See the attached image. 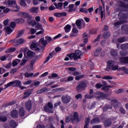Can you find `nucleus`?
I'll return each instance as SVG.
<instances>
[{
	"instance_id": "1",
	"label": "nucleus",
	"mask_w": 128,
	"mask_h": 128,
	"mask_svg": "<svg viewBox=\"0 0 128 128\" xmlns=\"http://www.w3.org/2000/svg\"><path fill=\"white\" fill-rule=\"evenodd\" d=\"M80 122L78 119V112H73L70 115L66 117V122Z\"/></svg>"
},
{
	"instance_id": "2",
	"label": "nucleus",
	"mask_w": 128,
	"mask_h": 128,
	"mask_svg": "<svg viewBox=\"0 0 128 128\" xmlns=\"http://www.w3.org/2000/svg\"><path fill=\"white\" fill-rule=\"evenodd\" d=\"M82 55V52L80 50H76L75 53H72L68 54V56L71 58V60H76L80 58V56Z\"/></svg>"
},
{
	"instance_id": "3",
	"label": "nucleus",
	"mask_w": 128,
	"mask_h": 128,
	"mask_svg": "<svg viewBox=\"0 0 128 128\" xmlns=\"http://www.w3.org/2000/svg\"><path fill=\"white\" fill-rule=\"evenodd\" d=\"M30 50H38L40 52H44V47H40V45L38 44V42L36 41H33L30 46Z\"/></svg>"
},
{
	"instance_id": "4",
	"label": "nucleus",
	"mask_w": 128,
	"mask_h": 128,
	"mask_svg": "<svg viewBox=\"0 0 128 128\" xmlns=\"http://www.w3.org/2000/svg\"><path fill=\"white\" fill-rule=\"evenodd\" d=\"M116 62L113 60H108L107 62V65L108 68V72L110 70H120V68H118V66H114Z\"/></svg>"
},
{
	"instance_id": "5",
	"label": "nucleus",
	"mask_w": 128,
	"mask_h": 128,
	"mask_svg": "<svg viewBox=\"0 0 128 128\" xmlns=\"http://www.w3.org/2000/svg\"><path fill=\"white\" fill-rule=\"evenodd\" d=\"M28 23L32 26L35 27L37 30H42V28H42V24H40L39 22H37L34 20H30V19H28L27 20Z\"/></svg>"
},
{
	"instance_id": "6",
	"label": "nucleus",
	"mask_w": 128,
	"mask_h": 128,
	"mask_svg": "<svg viewBox=\"0 0 128 128\" xmlns=\"http://www.w3.org/2000/svg\"><path fill=\"white\" fill-rule=\"evenodd\" d=\"M22 84V82L18 80H15L14 81L10 82L8 84L4 85V88H10V86H18L20 88V86Z\"/></svg>"
},
{
	"instance_id": "7",
	"label": "nucleus",
	"mask_w": 128,
	"mask_h": 128,
	"mask_svg": "<svg viewBox=\"0 0 128 128\" xmlns=\"http://www.w3.org/2000/svg\"><path fill=\"white\" fill-rule=\"evenodd\" d=\"M8 4L10 8H16L14 10V12H20V8L18 6V4H16V2L15 0H8Z\"/></svg>"
},
{
	"instance_id": "8",
	"label": "nucleus",
	"mask_w": 128,
	"mask_h": 128,
	"mask_svg": "<svg viewBox=\"0 0 128 128\" xmlns=\"http://www.w3.org/2000/svg\"><path fill=\"white\" fill-rule=\"evenodd\" d=\"M10 26H6L4 28L5 30H6V32L8 34H10L14 32V30L12 28H16V23L14 22H12Z\"/></svg>"
},
{
	"instance_id": "9",
	"label": "nucleus",
	"mask_w": 128,
	"mask_h": 128,
	"mask_svg": "<svg viewBox=\"0 0 128 128\" xmlns=\"http://www.w3.org/2000/svg\"><path fill=\"white\" fill-rule=\"evenodd\" d=\"M52 104L48 102V104L44 107V112H46L53 114L54 110H52Z\"/></svg>"
},
{
	"instance_id": "10",
	"label": "nucleus",
	"mask_w": 128,
	"mask_h": 128,
	"mask_svg": "<svg viewBox=\"0 0 128 128\" xmlns=\"http://www.w3.org/2000/svg\"><path fill=\"white\" fill-rule=\"evenodd\" d=\"M86 88V84L84 82H80L78 83L76 87V90L78 92H80L82 90H84Z\"/></svg>"
},
{
	"instance_id": "11",
	"label": "nucleus",
	"mask_w": 128,
	"mask_h": 128,
	"mask_svg": "<svg viewBox=\"0 0 128 128\" xmlns=\"http://www.w3.org/2000/svg\"><path fill=\"white\" fill-rule=\"evenodd\" d=\"M98 13L100 14L101 18H104V8L102 9V6H100L98 8H97L95 12L96 14H98Z\"/></svg>"
},
{
	"instance_id": "12",
	"label": "nucleus",
	"mask_w": 128,
	"mask_h": 128,
	"mask_svg": "<svg viewBox=\"0 0 128 128\" xmlns=\"http://www.w3.org/2000/svg\"><path fill=\"white\" fill-rule=\"evenodd\" d=\"M76 26H77L78 28H79L80 30L84 28V23L83 22L82 20H77L76 21Z\"/></svg>"
},
{
	"instance_id": "13",
	"label": "nucleus",
	"mask_w": 128,
	"mask_h": 128,
	"mask_svg": "<svg viewBox=\"0 0 128 128\" xmlns=\"http://www.w3.org/2000/svg\"><path fill=\"white\" fill-rule=\"evenodd\" d=\"M39 46L40 48H46V45L48 44L46 40H44V38H41L38 42Z\"/></svg>"
},
{
	"instance_id": "14",
	"label": "nucleus",
	"mask_w": 128,
	"mask_h": 128,
	"mask_svg": "<svg viewBox=\"0 0 128 128\" xmlns=\"http://www.w3.org/2000/svg\"><path fill=\"white\" fill-rule=\"evenodd\" d=\"M18 16L24 18H30V13L26 12H20L18 13Z\"/></svg>"
},
{
	"instance_id": "15",
	"label": "nucleus",
	"mask_w": 128,
	"mask_h": 128,
	"mask_svg": "<svg viewBox=\"0 0 128 128\" xmlns=\"http://www.w3.org/2000/svg\"><path fill=\"white\" fill-rule=\"evenodd\" d=\"M38 60V57H34L30 62V64L28 66L29 70H34V63L36 62Z\"/></svg>"
},
{
	"instance_id": "16",
	"label": "nucleus",
	"mask_w": 128,
	"mask_h": 128,
	"mask_svg": "<svg viewBox=\"0 0 128 128\" xmlns=\"http://www.w3.org/2000/svg\"><path fill=\"white\" fill-rule=\"evenodd\" d=\"M70 100H72V98H70L69 96H62V102L64 104H68V102H70Z\"/></svg>"
},
{
	"instance_id": "17",
	"label": "nucleus",
	"mask_w": 128,
	"mask_h": 128,
	"mask_svg": "<svg viewBox=\"0 0 128 128\" xmlns=\"http://www.w3.org/2000/svg\"><path fill=\"white\" fill-rule=\"evenodd\" d=\"M25 108L27 110H30L32 108V101L29 100L26 102L25 103Z\"/></svg>"
},
{
	"instance_id": "18",
	"label": "nucleus",
	"mask_w": 128,
	"mask_h": 128,
	"mask_svg": "<svg viewBox=\"0 0 128 128\" xmlns=\"http://www.w3.org/2000/svg\"><path fill=\"white\" fill-rule=\"evenodd\" d=\"M40 2H44V4H48V1L46 0H33L32 4L34 6H38Z\"/></svg>"
},
{
	"instance_id": "19",
	"label": "nucleus",
	"mask_w": 128,
	"mask_h": 128,
	"mask_svg": "<svg viewBox=\"0 0 128 128\" xmlns=\"http://www.w3.org/2000/svg\"><path fill=\"white\" fill-rule=\"evenodd\" d=\"M72 26H74L72 30V33L70 34V36H76L78 34H77L78 32V28H76L74 27V26H76L75 24H72Z\"/></svg>"
},
{
	"instance_id": "20",
	"label": "nucleus",
	"mask_w": 128,
	"mask_h": 128,
	"mask_svg": "<svg viewBox=\"0 0 128 128\" xmlns=\"http://www.w3.org/2000/svg\"><path fill=\"white\" fill-rule=\"evenodd\" d=\"M29 12L33 14H38V7H32L29 9Z\"/></svg>"
},
{
	"instance_id": "21",
	"label": "nucleus",
	"mask_w": 128,
	"mask_h": 128,
	"mask_svg": "<svg viewBox=\"0 0 128 128\" xmlns=\"http://www.w3.org/2000/svg\"><path fill=\"white\" fill-rule=\"evenodd\" d=\"M32 90H26L24 93V96L22 98H28V96L32 94Z\"/></svg>"
},
{
	"instance_id": "22",
	"label": "nucleus",
	"mask_w": 128,
	"mask_h": 128,
	"mask_svg": "<svg viewBox=\"0 0 128 128\" xmlns=\"http://www.w3.org/2000/svg\"><path fill=\"white\" fill-rule=\"evenodd\" d=\"M18 116V110H13L11 113V116L14 118H16Z\"/></svg>"
},
{
	"instance_id": "23",
	"label": "nucleus",
	"mask_w": 128,
	"mask_h": 128,
	"mask_svg": "<svg viewBox=\"0 0 128 128\" xmlns=\"http://www.w3.org/2000/svg\"><path fill=\"white\" fill-rule=\"evenodd\" d=\"M27 56L30 58H32L36 56V54L34 52L30 50L27 52Z\"/></svg>"
},
{
	"instance_id": "24",
	"label": "nucleus",
	"mask_w": 128,
	"mask_h": 128,
	"mask_svg": "<svg viewBox=\"0 0 128 128\" xmlns=\"http://www.w3.org/2000/svg\"><path fill=\"white\" fill-rule=\"evenodd\" d=\"M54 54H56L54 51L52 52V53L50 54V56L47 58L46 60L44 61V64H46V62L50 60V58H52V56H54Z\"/></svg>"
},
{
	"instance_id": "25",
	"label": "nucleus",
	"mask_w": 128,
	"mask_h": 128,
	"mask_svg": "<svg viewBox=\"0 0 128 128\" xmlns=\"http://www.w3.org/2000/svg\"><path fill=\"white\" fill-rule=\"evenodd\" d=\"M120 60L122 64H128V57L121 58Z\"/></svg>"
},
{
	"instance_id": "26",
	"label": "nucleus",
	"mask_w": 128,
	"mask_h": 128,
	"mask_svg": "<svg viewBox=\"0 0 128 128\" xmlns=\"http://www.w3.org/2000/svg\"><path fill=\"white\" fill-rule=\"evenodd\" d=\"M102 52V48H98L94 52V56H98Z\"/></svg>"
},
{
	"instance_id": "27",
	"label": "nucleus",
	"mask_w": 128,
	"mask_h": 128,
	"mask_svg": "<svg viewBox=\"0 0 128 128\" xmlns=\"http://www.w3.org/2000/svg\"><path fill=\"white\" fill-rule=\"evenodd\" d=\"M9 124L11 128H16V121L14 120H11Z\"/></svg>"
},
{
	"instance_id": "28",
	"label": "nucleus",
	"mask_w": 128,
	"mask_h": 128,
	"mask_svg": "<svg viewBox=\"0 0 128 128\" xmlns=\"http://www.w3.org/2000/svg\"><path fill=\"white\" fill-rule=\"evenodd\" d=\"M124 18H123V20H122V18H120V20H121L122 22H117L115 24H114V26H120V24H124V22H126V21H124Z\"/></svg>"
},
{
	"instance_id": "29",
	"label": "nucleus",
	"mask_w": 128,
	"mask_h": 128,
	"mask_svg": "<svg viewBox=\"0 0 128 128\" xmlns=\"http://www.w3.org/2000/svg\"><path fill=\"white\" fill-rule=\"evenodd\" d=\"M0 10H3L4 14H8V12H10V9L8 8H6V7H4V6H0Z\"/></svg>"
},
{
	"instance_id": "30",
	"label": "nucleus",
	"mask_w": 128,
	"mask_h": 128,
	"mask_svg": "<svg viewBox=\"0 0 128 128\" xmlns=\"http://www.w3.org/2000/svg\"><path fill=\"white\" fill-rule=\"evenodd\" d=\"M96 94V98H104V94L102 92H97L96 94H94V95Z\"/></svg>"
},
{
	"instance_id": "31",
	"label": "nucleus",
	"mask_w": 128,
	"mask_h": 128,
	"mask_svg": "<svg viewBox=\"0 0 128 128\" xmlns=\"http://www.w3.org/2000/svg\"><path fill=\"white\" fill-rule=\"evenodd\" d=\"M104 124L106 128H108V126H110L112 124V121H110V120L108 119L104 121Z\"/></svg>"
},
{
	"instance_id": "32",
	"label": "nucleus",
	"mask_w": 128,
	"mask_h": 128,
	"mask_svg": "<svg viewBox=\"0 0 128 128\" xmlns=\"http://www.w3.org/2000/svg\"><path fill=\"white\" fill-rule=\"evenodd\" d=\"M88 38H84L83 39L84 44H80V46L81 47L84 46H86V44H88Z\"/></svg>"
},
{
	"instance_id": "33",
	"label": "nucleus",
	"mask_w": 128,
	"mask_h": 128,
	"mask_svg": "<svg viewBox=\"0 0 128 128\" xmlns=\"http://www.w3.org/2000/svg\"><path fill=\"white\" fill-rule=\"evenodd\" d=\"M54 6H55L56 8L58 10H62V3L59 2L58 4L54 3Z\"/></svg>"
},
{
	"instance_id": "34",
	"label": "nucleus",
	"mask_w": 128,
	"mask_h": 128,
	"mask_svg": "<svg viewBox=\"0 0 128 128\" xmlns=\"http://www.w3.org/2000/svg\"><path fill=\"white\" fill-rule=\"evenodd\" d=\"M64 30L66 32H70V30L72 28V26L69 24H67L64 28Z\"/></svg>"
},
{
	"instance_id": "35",
	"label": "nucleus",
	"mask_w": 128,
	"mask_h": 128,
	"mask_svg": "<svg viewBox=\"0 0 128 128\" xmlns=\"http://www.w3.org/2000/svg\"><path fill=\"white\" fill-rule=\"evenodd\" d=\"M74 4H71L69 5L68 6V10H66V12H74Z\"/></svg>"
},
{
	"instance_id": "36",
	"label": "nucleus",
	"mask_w": 128,
	"mask_h": 128,
	"mask_svg": "<svg viewBox=\"0 0 128 128\" xmlns=\"http://www.w3.org/2000/svg\"><path fill=\"white\" fill-rule=\"evenodd\" d=\"M20 62V60L19 59H16L14 60L12 62V66H18V64Z\"/></svg>"
},
{
	"instance_id": "37",
	"label": "nucleus",
	"mask_w": 128,
	"mask_h": 128,
	"mask_svg": "<svg viewBox=\"0 0 128 128\" xmlns=\"http://www.w3.org/2000/svg\"><path fill=\"white\" fill-rule=\"evenodd\" d=\"M110 52L111 56H116L118 54V51H116V50L112 49L110 50Z\"/></svg>"
},
{
	"instance_id": "38",
	"label": "nucleus",
	"mask_w": 128,
	"mask_h": 128,
	"mask_svg": "<svg viewBox=\"0 0 128 128\" xmlns=\"http://www.w3.org/2000/svg\"><path fill=\"white\" fill-rule=\"evenodd\" d=\"M98 122H100V119L98 118H94L90 122L92 124H98Z\"/></svg>"
},
{
	"instance_id": "39",
	"label": "nucleus",
	"mask_w": 128,
	"mask_h": 128,
	"mask_svg": "<svg viewBox=\"0 0 128 128\" xmlns=\"http://www.w3.org/2000/svg\"><path fill=\"white\" fill-rule=\"evenodd\" d=\"M19 114L20 116H24V108H20L19 110Z\"/></svg>"
},
{
	"instance_id": "40",
	"label": "nucleus",
	"mask_w": 128,
	"mask_h": 128,
	"mask_svg": "<svg viewBox=\"0 0 128 128\" xmlns=\"http://www.w3.org/2000/svg\"><path fill=\"white\" fill-rule=\"evenodd\" d=\"M20 6H24V8L25 6H26V0H18Z\"/></svg>"
},
{
	"instance_id": "41",
	"label": "nucleus",
	"mask_w": 128,
	"mask_h": 128,
	"mask_svg": "<svg viewBox=\"0 0 128 128\" xmlns=\"http://www.w3.org/2000/svg\"><path fill=\"white\" fill-rule=\"evenodd\" d=\"M26 42V40H24V38L18 39L16 41V44H18V46L19 44H22L23 42Z\"/></svg>"
},
{
	"instance_id": "42",
	"label": "nucleus",
	"mask_w": 128,
	"mask_h": 128,
	"mask_svg": "<svg viewBox=\"0 0 128 128\" xmlns=\"http://www.w3.org/2000/svg\"><path fill=\"white\" fill-rule=\"evenodd\" d=\"M45 39L48 44L50 42H54V40H52V38L50 36H46Z\"/></svg>"
},
{
	"instance_id": "43",
	"label": "nucleus",
	"mask_w": 128,
	"mask_h": 128,
	"mask_svg": "<svg viewBox=\"0 0 128 128\" xmlns=\"http://www.w3.org/2000/svg\"><path fill=\"white\" fill-rule=\"evenodd\" d=\"M24 34V30H21L18 31L16 38H20V36H22Z\"/></svg>"
},
{
	"instance_id": "44",
	"label": "nucleus",
	"mask_w": 128,
	"mask_h": 128,
	"mask_svg": "<svg viewBox=\"0 0 128 128\" xmlns=\"http://www.w3.org/2000/svg\"><path fill=\"white\" fill-rule=\"evenodd\" d=\"M120 6L124 8L125 10H128V5L127 4H124L122 2H120Z\"/></svg>"
},
{
	"instance_id": "45",
	"label": "nucleus",
	"mask_w": 128,
	"mask_h": 128,
	"mask_svg": "<svg viewBox=\"0 0 128 128\" xmlns=\"http://www.w3.org/2000/svg\"><path fill=\"white\" fill-rule=\"evenodd\" d=\"M16 22H18V24H22V22H24V20L23 18H18L16 19Z\"/></svg>"
},
{
	"instance_id": "46",
	"label": "nucleus",
	"mask_w": 128,
	"mask_h": 128,
	"mask_svg": "<svg viewBox=\"0 0 128 128\" xmlns=\"http://www.w3.org/2000/svg\"><path fill=\"white\" fill-rule=\"evenodd\" d=\"M40 30L38 31V32L36 33V34L38 35V34H44V29L42 28L40 29Z\"/></svg>"
},
{
	"instance_id": "47",
	"label": "nucleus",
	"mask_w": 128,
	"mask_h": 128,
	"mask_svg": "<svg viewBox=\"0 0 128 128\" xmlns=\"http://www.w3.org/2000/svg\"><path fill=\"white\" fill-rule=\"evenodd\" d=\"M80 12H84V14H88V10L86 8H82L80 9Z\"/></svg>"
},
{
	"instance_id": "48",
	"label": "nucleus",
	"mask_w": 128,
	"mask_h": 128,
	"mask_svg": "<svg viewBox=\"0 0 128 128\" xmlns=\"http://www.w3.org/2000/svg\"><path fill=\"white\" fill-rule=\"evenodd\" d=\"M110 36V34L108 32H105L103 34V38H108Z\"/></svg>"
},
{
	"instance_id": "49",
	"label": "nucleus",
	"mask_w": 128,
	"mask_h": 128,
	"mask_svg": "<svg viewBox=\"0 0 128 128\" xmlns=\"http://www.w3.org/2000/svg\"><path fill=\"white\" fill-rule=\"evenodd\" d=\"M120 70H122L125 74H128V69H126V67H122L120 68Z\"/></svg>"
},
{
	"instance_id": "50",
	"label": "nucleus",
	"mask_w": 128,
	"mask_h": 128,
	"mask_svg": "<svg viewBox=\"0 0 128 128\" xmlns=\"http://www.w3.org/2000/svg\"><path fill=\"white\" fill-rule=\"evenodd\" d=\"M34 76V73H28L26 72L24 74V76L26 78H31V76Z\"/></svg>"
},
{
	"instance_id": "51",
	"label": "nucleus",
	"mask_w": 128,
	"mask_h": 128,
	"mask_svg": "<svg viewBox=\"0 0 128 128\" xmlns=\"http://www.w3.org/2000/svg\"><path fill=\"white\" fill-rule=\"evenodd\" d=\"M8 118L5 116H0V122H6Z\"/></svg>"
},
{
	"instance_id": "52",
	"label": "nucleus",
	"mask_w": 128,
	"mask_h": 128,
	"mask_svg": "<svg viewBox=\"0 0 128 128\" xmlns=\"http://www.w3.org/2000/svg\"><path fill=\"white\" fill-rule=\"evenodd\" d=\"M109 88H112V86H110L105 85L103 86L102 88L104 90H106V92H108V90H110Z\"/></svg>"
},
{
	"instance_id": "53",
	"label": "nucleus",
	"mask_w": 128,
	"mask_h": 128,
	"mask_svg": "<svg viewBox=\"0 0 128 128\" xmlns=\"http://www.w3.org/2000/svg\"><path fill=\"white\" fill-rule=\"evenodd\" d=\"M122 50H126L128 48V44H123L121 46Z\"/></svg>"
},
{
	"instance_id": "54",
	"label": "nucleus",
	"mask_w": 128,
	"mask_h": 128,
	"mask_svg": "<svg viewBox=\"0 0 128 128\" xmlns=\"http://www.w3.org/2000/svg\"><path fill=\"white\" fill-rule=\"evenodd\" d=\"M8 58V55L3 56L0 57V60H1L2 62H4V60H6Z\"/></svg>"
},
{
	"instance_id": "55",
	"label": "nucleus",
	"mask_w": 128,
	"mask_h": 128,
	"mask_svg": "<svg viewBox=\"0 0 128 128\" xmlns=\"http://www.w3.org/2000/svg\"><path fill=\"white\" fill-rule=\"evenodd\" d=\"M40 120H44L46 121V120H48V116L45 115H42L40 118Z\"/></svg>"
},
{
	"instance_id": "56",
	"label": "nucleus",
	"mask_w": 128,
	"mask_h": 128,
	"mask_svg": "<svg viewBox=\"0 0 128 128\" xmlns=\"http://www.w3.org/2000/svg\"><path fill=\"white\" fill-rule=\"evenodd\" d=\"M16 48H8L6 50V52H15Z\"/></svg>"
},
{
	"instance_id": "57",
	"label": "nucleus",
	"mask_w": 128,
	"mask_h": 128,
	"mask_svg": "<svg viewBox=\"0 0 128 128\" xmlns=\"http://www.w3.org/2000/svg\"><path fill=\"white\" fill-rule=\"evenodd\" d=\"M94 96L93 94H87L85 96L86 98H92Z\"/></svg>"
},
{
	"instance_id": "58",
	"label": "nucleus",
	"mask_w": 128,
	"mask_h": 128,
	"mask_svg": "<svg viewBox=\"0 0 128 128\" xmlns=\"http://www.w3.org/2000/svg\"><path fill=\"white\" fill-rule=\"evenodd\" d=\"M104 80H112V77L110 76H105L102 78Z\"/></svg>"
},
{
	"instance_id": "59",
	"label": "nucleus",
	"mask_w": 128,
	"mask_h": 128,
	"mask_svg": "<svg viewBox=\"0 0 128 128\" xmlns=\"http://www.w3.org/2000/svg\"><path fill=\"white\" fill-rule=\"evenodd\" d=\"M44 6V4H42L40 5V10L41 12L44 10H48V7H45Z\"/></svg>"
},
{
	"instance_id": "60",
	"label": "nucleus",
	"mask_w": 128,
	"mask_h": 128,
	"mask_svg": "<svg viewBox=\"0 0 128 128\" xmlns=\"http://www.w3.org/2000/svg\"><path fill=\"white\" fill-rule=\"evenodd\" d=\"M128 54V52H126V51H121L120 52V56H126Z\"/></svg>"
},
{
	"instance_id": "61",
	"label": "nucleus",
	"mask_w": 128,
	"mask_h": 128,
	"mask_svg": "<svg viewBox=\"0 0 128 128\" xmlns=\"http://www.w3.org/2000/svg\"><path fill=\"white\" fill-rule=\"evenodd\" d=\"M84 75L77 76L76 77V80H80V78H84Z\"/></svg>"
},
{
	"instance_id": "62",
	"label": "nucleus",
	"mask_w": 128,
	"mask_h": 128,
	"mask_svg": "<svg viewBox=\"0 0 128 128\" xmlns=\"http://www.w3.org/2000/svg\"><path fill=\"white\" fill-rule=\"evenodd\" d=\"M4 68L7 69L10 68H12V63H8V64H6L4 66Z\"/></svg>"
},
{
	"instance_id": "63",
	"label": "nucleus",
	"mask_w": 128,
	"mask_h": 128,
	"mask_svg": "<svg viewBox=\"0 0 128 128\" xmlns=\"http://www.w3.org/2000/svg\"><path fill=\"white\" fill-rule=\"evenodd\" d=\"M112 104H113L114 106V108H116V104H118V100H114L112 101Z\"/></svg>"
},
{
	"instance_id": "64",
	"label": "nucleus",
	"mask_w": 128,
	"mask_h": 128,
	"mask_svg": "<svg viewBox=\"0 0 128 128\" xmlns=\"http://www.w3.org/2000/svg\"><path fill=\"white\" fill-rule=\"evenodd\" d=\"M126 42V38L124 37L121 38L118 40V42Z\"/></svg>"
}]
</instances>
